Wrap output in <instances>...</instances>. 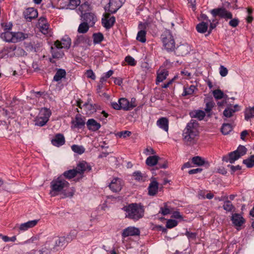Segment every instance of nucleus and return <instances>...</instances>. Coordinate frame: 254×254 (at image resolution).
I'll return each instance as SVG.
<instances>
[{
  "label": "nucleus",
  "instance_id": "f8f14e48",
  "mask_svg": "<svg viewBox=\"0 0 254 254\" xmlns=\"http://www.w3.org/2000/svg\"><path fill=\"white\" fill-rule=\"evenodd\" d=\"M71 123V127L74 128H82L84 127L85 125V120L80 114L76 115L75 119L72 120Z\"/></svg>",
  "mask_w": 254,
  "mask_h": 254
},
{
  "label": "nucleus",
  "instance_id": "0e129e2a",
  "mask_svg": "<svg viewBox=\"0 0 254 254\" xmlns=\"http://www.w3.org/2000/svg\"><path fill=\"white\" fill-rule=\"evenodd\" d=\"M219 73L221 76L225 77L228 74V69L223 65H220Z\"/></svg>",
  "mask_w": 254,
  "mask_h": 254
},
{
  "label": "nucleus",
  "instance_id": "de8ad7c7",
  "mask_svg": "<svg viewBox=\"0 0 254 254\" xmlns=\"http://www.w3.org/2000/svg\"><path fill=\"white\" fill-rule=\"evenodd\" d=\"M192 162L198 166H200L205 164V160L198 156L194 157L191 159Z\"/></svg>",
  "mask_w": 254,
  "mask_h": 254
},
{
  "label": "nucleus",
  "instance_id": "c03bdc74",
  "mask_svg": "<svg viewBox=\"0 0 254 254\" xmlns=\"http://www.w3.org/2000/svg\"><path fill=\"white\" fill-rule=\"evenodd\" d=\"M243 163L248 168H252L254 166V155L250 156L248 158L244 159Z\"/></svg>",
  "mask_w": 254,
  "mask_h": 254
},
{
  "label": "nucleus",
  "instance_id": "f03ea898",
  "mask_svg": "<svg viewBox=\"0 0 254 254\" xmlns=\"http://www.w3.org/2000/svg\"><path fill=\"white\" fill-rule=\"evenodd\" d=\"M198 127L199 124L195 120L191 119L187 124L183 133V140L187 145H192L197 142L199 134Z\"/></svg>",
  "mask_w": 254,
  "mask_h": 254
},
{
  "label": "nucleus",
  "instance_id": "9b49d317",
  "mask_svg": "<svg viewBox=\"0 0 254 254\" xmlns=\"http://www.w3.org/2000/svg\"><path fill=\"white\" fill-rule=\"evenodd\" d=\"M54 45L58 49L62 48L68 49L71 45V40L67 36L65 35L62 39L61 42L57 40Z\"/></svg>",
  "mask_w": 254,
  "mask_h": 254
},
{
  "label": "nucleus",
  "instance_id": "4be33fe9",
  "mask_svg": "<svg viewBox=\"0 0 254 254\" xmlns=\"http://www.w3.org/2000/svg\"><path fill=\"white\" fill-rule=\"evenodd\" d=\"M157 126L164 131L168 132L169 129V120L167 118L162 117L156 122Z\"/></svg>",
  "mask_w": 254,
  "mask_h": 254
},
{
  "label": "nucleus",
  "instance_id": "e433bc0d",
  "mask_svg": "<svg viewBox=\"0 0 254 254\" xmlns=\"http://www.w3.org/2000/svg\"><path fill=\"white\" fill-rule=\"evenodd\" d=\"M254 117V106L253 107L247 108L245 111V119L249 121L250 119Z\"/></svg>",
  "mask_w": 254,
  "mask_h": 254
},
{
  "label": "nucleus",
  "instance_id": "49530a36",
  "mask_svg": "<svg viewBox=\"0 0 254 254\" xmlns=\"http://www.w3.org/2000/svg\"><path fill=\"white\" fill-rule=\"evenodd\" d=\"M89 24L87 22H84L81 23L78 28V32L79 33H85L89 29Z\"/></svg>",
  "mask_w": 254,
  "mask_h": 254
},
{
  "label": "nucleus",
  "instance_id": "4c0bfd02",
  "mask_svg": "<svg viewBox=\"0 0 254 254\" xmlns=\"http://www.w3.org/2000/svg\"><path fill=\"white\" fill-rule=\"evenodd\" d=\"M79 9L81 12V15L83 14L84 13L89 12L90 10V6L89 2L85 1L81 4L79 6Z\"/></svg>",
  "mask_w": 254,
  "mask_h": 254
},
{
  "label": "nucleus",
  "instance_id": "864d4df0",
  "mask_svg": "<svg viewBox=\"0 0 254 254\" xmlns=\"http://www.w3.org/2000/svg\"><path fill=\"white\" fill-rule=\"evenodd\" d=\"M48 122L46 121V119H43L41 117L38 116L35 119V125L37 126L43 127L45 126Z\"/></svg>",
  "mask_w": 254,
  "mask_h": 254
},
{
  "label": "nucleus",
  "instance_id": "1a4fd4ad",
  "mask_svg": "<svg viewBox=\"0 0 254 254\" xmlns=\"http://www.w3.org/2000/svg\"><path fill=\"white\" fill-rule=\"evenodd\" d=\"M211 13L214 17L219 16L221 18L225 19H232L233 18L232 13L223 7L213 9L211 11Z\"/></svg>",
  "mask_w": 254,
  "mask_h": 254
},
{
  "label": "nucleus",
  "instance_id": "c756f323",
  "mask_svg": "<svg viewBox=\"0 0 254 254\" xmlns=\"http://www.w3.org/2000/svg\"><path fill=\"white\" fill-rule=\"evenodd\" d=\"M66 76V71L64 69L60 68L58 69L54 76L53 80L55 81H59L63 78H65Z\"/></svg>",
  "mask_w": 254,
  "mask_h": 254
},
{
  "label": "nucleus",
  "instance_id": "6ab92c4d",
  "mask_svg": "<svg viewBox=\"0 0 254 254\" xmlns=\"http://www.w3.org/2000/svg\"><path fill=\"white\" fill-rule=\"evenodd\" d=\"M39 254H54L56 253L49 239L46 242L44 247L39 251Z\"/></svg>",
  "mask_w": 254,
  "mask_h": 254
},
{
  "label": "nucleus",
  "instance_id": "20e7f679",
  "mask_svg": "<svg viewBox=\"0 0 254 254\" xmlns=\"http://www.w3.org/2000/svg\"><path fill=\"white\" fill-rule=\"evenodd\" d=\"M163 46L168 52H172L175 49V42L173 36L169 30H166L161 35Z\"/></svg>",
  "mask_w": 254,
  "mask_h": 254
},
{
  "label": "nucleus",
  "instance_id": "dca6fc26",
  "mask_svg": "<svg viewBox=\"0 0 254 254\" xmlns=\"http://www.w3.org/2000/svg\"><path fill=\"white\" fill-rule=\"evenodd\" d=\"M115 22V17L114 16H110V14H105V18L102 20V23L107 29L111 28Z\"/></svg>",
  "mask_w": 254,
  "mask_h": 254
},
{
  "label": "nucleus",
  "instance_id": "a19ab883",
  "mask_svg": "<svg viewBox=\"0 0 254 254\" xmlns=\"http://www.w3.org/2000/svg\"><path fill=\"white\" fill-rule=\"evenodd\" d=\"M77 232L75 230H72L65 237L67 243L71 242L73 240L75 239L76 237Z\"/></svg>",
  "mask_w": 254,
  "mask_h": 254
},
{
  "label": "nucleus",
  "instance_id": "393cba45",
  "mask_svg": "<svg viewBox=\"0 0 254 254\" xmlns=\"http://www.w3.org/2000/svg\"><path fill=\"white\" fill-rule=\"evenodd\" d=\"M86 126L88 129L93 131L98 130L101 127L100 123L93 119H89L86 123Z\"/></svg>",
  "mask_w": 254,
  "mask_h": 254
},
{
  "label": "nucleus",
  "instance_id": "6e6552de",
  "mask_svg": "<svg viewBox=\"0 0 254 254\" xmlns=\"http://www.w3.org/2000/svg\"><path fill=\"white\" fill-rule=\"evenodd\" d=\"M160 158L157 155L150 156L147 158L146 164L149 166H154L157 165V168H167L168 167L167 162L165 161L163 164L159 161Z\"/></svg>",
  "mask_w": 254,
  "mask_h": 254
},
{
  "label": "nucleus",
  "instance_id": "473e14b6",
  "mask_svg": "<svg viewBox=\"0 0 254 254\" xmlns=\"http://www.w3.org/2000/svg\"><path fill=\"white\" fill-rule=\"evenodd\" d=\"M51 115V112L50 110L45 108L41 109L38 117H41V118L44 120L46 119V121L48 122Z\"/></svg>",
  "mask_w": 254,
  "mask_h": 254
},
{
  "label": "nucleus",
  "instance_id": "f257e3e1",
  "mask_svg": "<svg viewBox=\"0 0 254 254\" xmlns=\"http://www.w3.org/2000/svg\"><path fill=\"white\" fill-rule=\"evenodd\" d=\"M69 187V183L65 181L63 176L54 179L50 183V194L52 196H55L59 194H64V197H71L73 195V192L69 191L64 193Z\"/></svg>",
  "mask_w": 254,
  "mask_h": 254
},
{
  "label": "nucleus",
  "instance_id": "774afa93",
  "mask_svg": "<svg viewBox=\"0 0 254 254\" xmlns=\"http://www.w3.org/2000/svg\"><path fill=\"white\" fill-rule=\"evenodd\" d=\"M186 235L187 236L189 239L194 240L196 238V234L195 233L190 232L189 231H187L186 233Z\"/></svg>",
  "mask_w": 254,
  "mask_h": 254
},
{
  "label": "nucleus",
  "instance_id": "9d476101",
  "mask_svg": "<svg viewBox=\"0 0 254 254\" xmlns=\"http://www.w3.org/2000/svg\"><path fill=\"white\" fill-rule=\"evenodd\" d=\"M108 186L113 192H118L122 190L123 186V182L120 178H114Z\"/></svg>",
  "mask_w": 254,
  "mask_h": 254
},
{
  "label": "nucleus",
  "instance_id": "a878e982",
  "mask_svg": "<svg viewBox=\"0 0 254 254\" xmlns=\"http://www.w3.org/2000/svg\"><path fill=\"white\" fill-rule=\"evenodd\" d=\"M31 35L27 33H24L21 32L13 33L14 40L13 43H17L22 41L26 39H28Z\"/></svg>",
  "mask_w": 254,
  "mask_h": 254
},
{
  "label": "nucleus",
  "instance_id": "338daca9",
  "mask_svg": "<svg viewBox=\"0 0 254 254\" xmlns=\"http://www.w3.org/2000/svg\"><path fill=\"white\" fill-rule=\"evenodd\" d=\"M131 134V132L128 130L122 131L118 133V135L120 137L125 138L127 136H129Z\"/></svg>",
  "mask_w": 254,
  "mask_h": 254
},
{
  "label": "nucleus",
  "instance_id": "69168bd1",
  "mask_svg": "<svg viewBox=\"0 0 254 254\" xmlns=\"http://www.w3.org/2000/svg\"><path fill=\"white\" fill-rule=\"evenodd\" d=\"M239 20L238 18H232L231 19V20L229 22V24L230 26L233 27H237L239 23Z\"/></svg>",
  "mask_w": 254,
  "mask_h": 254
},
{
  "label": "nucleus",
  "instance_id": "79ce46f5",
  "mask_svg": "<svg viewBox=\"0 0 254 254\" xmlns=\"http://www.w3.org/2000/svg\"><path fill=\"white\" fill-rule=\"evenodd\" d=\"M146 32L145 30L139 31L136 36V40L141 43H145L146 42Z\"/></svg>",
  "mask_w": 254,
  "mask_h": 254
},
{
  "label": "nucleus",
  "instance_id": "3c124183",
  "mask_svg": "<svg viewBox=\"0 0 254 254\" xmlns=\"http://www.w3.org/2000/svg\"><path fill=\"white\" fill-rule=\"evenodd\" d=\"M238 110V109H233L228 107L224 111L223 115L226 118H230L232 117L233 113Z\"/></svg>",
  "mask_w": 254,
  "mask_h": 254
},
{
  "label": "nucleus",
  "instance_id": "680f3d73",
  "mask_svg": "<svg viewBox=\"0 0 254 254\" xmlns=\"http://www.w3.org/2000/svg\"><path fill=\"white\" fill-rule=\"evenodd\" d=\"M214 105L215 103L212 101L207 102L206 103V107L205 108V111L207 113L210 112L212 108L214 107Z\"/></svg>",
  "mask_w": 254,
  "mask_h": 254
},
{
  "label": "nucleus",
  "instance_id": "39448f33",
  "mask_svg": "<svg viewBox=\"0 0 254 254\" xmlns=\"http://www.w3.org/2000/svg\"><path fill=\"white\" fill-rule=\"evenodd\" d=\"M49 240L56 253L61 250L63 247H64L67 244L65 236L54 237L49 238Z\"/></svg>",
  "mask_w": 254,
  "mask_h": 254
},
{
  "label": "nucleus",
  "instance_id": "bb28decb",
  "mask_svg": "<svg viewBox=\"0 0 254 254\" xmlns=\"http://www.w3.org/2000/svg\"><path fill=\"white\" fill-rule=\"evenodd\" d=\"M189 52V47L187 45H181L176 48V54L178 56H184Z\"/></svg>",
  "mask_w": 254,
  "mask_h": 254
},
{
  "label": "nucleus",
  "instance_id": "c85d7f7f",
  "mask_svg": "<svg viewBox=\"0 0 254 254\" xmlns=\"http://www.w3.org/2000/svg\"><path fill=\"white\" fill-rule=\"evenodd\" d=\"M190 115L192 118H197L201 121L205 116V113L202 110H194L190 113Z\"/></svg>",
  "mask_w": 254,
  "mask_h": 254
},
{
  "label": "nucleus",
  "instance_id": "4d7b16f0",
  "mask_svg": "<svg viewBox=\"0 0 254 254\" xmlns=\"http://www.w3.org/2000/svg\"><path fill=\"white\" fill-rule=\"evenodd\" d=\"M178 224V222L175 220L169 219L167 221L166 227L167 228H172L176 226Z\"/></svg>",
  "mask_w": 254,
  "mask_h": 254
},
{
  "label": "nucleus",
  "instance_id": "58836bf2",
  "mask_svg": "<svg viewBox=\"0 0 254 254\" xmlns=\"http://www.w3.org/2000/svg\"><path fill=\"white\" fill-rule=\"evenodd\" d=\"M168 75V72L166 70H163L160 73H158L156 79V83L158 84L157 82H162L166 78Z\"/></svg>",
  "mask_w": 254,
  "mask_h": 254
},
{
  "label": "nucleus",
  "instance_id": "a18cd8bd",
  "mask_svg": "<svg viewBox=\"0 0 254 254\" xmlns=\"http://www.w3.org/2000/svg\"><path fill=\"white\" fill-rule=\"evenodd\" d=\"M223 209L228 212H232L234 210L235 207L230 200H226L224 202L223 206Z\"/></svg>",
  "mask_w": 254,
  "mask_h": 254
},
{
  "label": "nucleus",
  "instance_id": "0eeeda50",
  "mask_svg": "<svg viewBox=\"0 0 254 254\" xmlns=\"http://www.w3.org/2000/svg\"><path fill=\"white\" fill-rule=\"evenodd\" d=\"M125 0H110L109 3L105 6V11L114 13L122 6Z\"/></svg>",
  "mask_w": 254,
  "mask_h": 254
},
{
  "label": "nucleus",
  "instance_id": "f3484780",
  "mask_svg": "<svg viewBox=\"0 0 254 254\" xmlns=\"http://www.w3.org/2000/svg\"><path fill=\"white\" fill-rule=\"evenodd\" d=\"M140 233L139 230L134 227H128L124 229L122 232V237L126 238L130 236H137Z\"/></svg>",
  "mask_w": 254,
  "mask_h": 254
},
{
  "label": "nucleus",
  "instance_id": "ddd939ff",
  "mask_svg": "<svg viewBox=\"0 0 254 254\" xmlns=\"http://www.w3.org/2000/svg\"><path fill=\"white\" fill-rule=\"evenodd\" d=\"M159 184L156 180V178H151V182L148 187V194L150 196H154L156 195L158 190Z\"/></svg>",
  "mask_w": 254,
  "mask_h": 254
},
{
  "label": "nucleus",
  "instance_id": "7c9ffc66",
  "mask_svg": "<svg viewBox=\"0 0 254 254\" xmlns=\"http://www.w3.org/2000/svg\"><path fill=\"white\" fill-rule=\"evenodd\" d=\"M0 37L6 42L13 43L14 36L13 32L9 31L1 33Z\"/></svg>",
  "mask_w": 254,
  "mask_h": 254
},
{
  "label": "nucleus",
  "instance_id": "052dcab7",
  "mask_svg": "<svg viewBox=\"0 0 254 254\" xmlns=\"http://www.w3.org/2000/svg\"><path fill=\"white\" fill-rule=\"evenodd\" d=\"M125 61L129 65L131 66H134L136 64V62L134 59L130 56L126 57Z\"/></svg>",
  "mask_w": 254,
  "mask_h": 254
},
{
  "label": "nucleus",
  "instance_id": "ea45409f",
  "mask_svg": "<svg viewBox=\"0 0 254 254\" xmlns=\"http://www.w3.org/2000/svg\"><path fill=\"white\" fill-rule=\"evenodd\" d=\"M51 53L54 59H60L64 55L63 52L54 49L53 47H51Z\"/></svg>",
  "mask_w": 254,
  "mask_h": 254
},
{
  "label": "nucleus",
  "instance_id": "423d86ee",
  "mask_svg": "<svg viewBox=\"0 0 254 254\" xmlns=\"http://www.w3.org/2000/svg\"><path fill=\"white\" fill-rule=\"evenodd\" d=\"M75 169L78 174L80 175V177L77 178V181H79L84 177V174L85 173H87L90 172L92 168L91 166L86 162L82 161L77 164Z\"/></svg>",
  "mask_w": 254,
  "mask_h": 254
},
{
  "label": "nucleus",
  "instance_id": "aec40b11",
  "mask_svg": "<svg viewBox=\"0 0 254 254\" xmlns=\"http://www.w3.org/2000/svg\"><path fill=\"white\" fill-rule=\"evenodd\" d=\"M51 142L53 145L59 147L65 143V139L63 134L58 133L55 135L53 139H52Z\"/></svg>",
  "mask_w": 254,
  "mask_h": 254
},
{
  "label": "nucleus",
  "instance_id": "c9c22d12",
  "mask_svg": "<svg viewBox=\"0 0 254 254\" xmlns=\"http://www.w3.org/2000/svg\"><path fill=\"white\" fill-rule=\"evenodd\" d=\"M208 25V23L202 21L196 25V29L200 33H204L207 30Z\"/></svg>",
  "mask_w": 254,
  "mask_h": 254
},
{
  "label": "nucleus",
  "instance_id": "72a5a7b5",
  "mask_svg": "<svg viewBox=\"0 0 254 254\" xmlns=\"http://www.w3.org/2000/svg\"><path fill=\"white\" fill-rule=\"evenodd\" d=\"M87 41H88V39L86 37L83 35L78 36L73 42L74 46H78L82 44H85L87 43Z\"/></svg>",
  "mask_w": 254,
  "mask_h": 254
},
{
  "label": "nucleus",
  "instance_id": "8fccbe9b",
  "mask_svg": "<svg viewBox=\"0 0 254 254\" xmlns=\"http://www.w3.org/2000/svg\"><path fill=\"white\" fill-rule=\"evenodd\" d=\"M221 129L223 134L227 135L232 130V127L229 124H223Z\"/></svg>",
  "mask_w": 254,
  "mask_h": 254
},
{
  "label": "nucleus",
  "instance_id": "2eb2a0df",
  "mask_svg": "<svg viewBox=\"0 0 254 254\" xmlns=\"http://www.w3.org/2000/svg\"><path fill=\"white\" fill-rule=\"evenodd\" d=\"M23 15L27 21H31L32 19H35L38 16V12L34 8L29 7L23 12Z\"/></svg>",
  "mask_w": 254,
  "mask_h": 254
},
{
  "label": "nucleus",
  "instance_id": "4468645a",
  "mask_svg": "<svg viewBox=\"0 0 254 254\" xmlns=\"http://www.w3.org/2000/svg\"><path fill=\"white\" fill-rule=\"evenodd\" d=\"M120 103L121 109L124 111H128L136 107V104H133L132 102H129V101L125 98H121L118 100Z\"/></svg>",
  "mask_w": 254,
  "mask_h": 254
},
{
  "label": "nucleus",
  "instance_id": "e2e57ef3",
  "mask_svg": "<svg viewBox=\"0 0 254 254\" xmlns=\"http://www.w3.org/2000/svg\"><path fill=\"white\" fill-rule=\"evenodd\" d=\"M26 48H27V51L31 52H36V47L33 45V44L31 43H28L26 44Z\"/></svg>",
  "mask_w": 254,
  "mask_h": 254
},
{
  "label": "nucleus",
  "instance_id": "412c9836",
  "mask_svg": "<svg viewBox=\"0 0 254 254\" xmlns=\"http://www.w3.org/2000/svg\"><path fill=\"white\" fill-rule=\"evenodd\" d=\"M231 220L233 224L237 227H241L245 222L244 218L238 213H235L232 215Z\"/></svg>",
  "mask_w": 254,
  "mask_h": 254
},
{
  "label": "nucleus",
  "instance_id": "7ed1b4c3",
  "mask_svg": "<svg viewBox=\"0 0 254 254\" xmlns=\"http://www.w3.org/2000/svg\"><path fill=\"white\" fill-rule=\"evenodd\" d=\"M122 210L125 212V217L137 221L144 216V209L141 203H132L124 206Z\"/></svg>",
  "mask_w": 254,
  "mask_h": 254
},
{
  "label": "nucleus",
  "instance_id": "cd10ccee",
  "mask_svg": "<svg viewBox=\"0 0 254 254\" xmlns=\"http://www.w3.org/2000/svg\"><path fill=\"white\" fill-rule=\"evenodd\" d=\"M214 97L217 99H225V102L227 103L229 100V98L227 95H225L222 91L220 89H216L213 91Z\"/></svg>",
  "mask_w": 254,
  "mask_h": 254
},
{
  "label": "nucleus",
  "instance_id": "5fc2aeb1",
  "mask_svg": "<svg viewBox=\"0 0 254 254\" xmlns=\"http://www.w3.org/2000/svg\"><path fill=\"white\" fill-rule=\"evenodd\" d=\"M72 150L75 153L79 154H81L84 153L85 149L82 146H79L77 145H73L71 146Z\"/></svg>",
  "mask_w": 254,
  "mask_h": 254
},
{
  "label": "nucleus",
  "instance_id": "37998d69",
  "mask_svg": "<svg viewBox=\"0 0 254 254\" xmlns=\"http://www.w3.org/2000/svg\"><path fill=\"white\" fill-rule=\"evenodd\" d=\"M93 38L94 44H99L103 40L104 36L101 33L98 32L93 34Z\"/></svg>",
  "mask_w": 254,
  "mask_h": 254
},
{
  "label": "nucleus",
  "instance_id": "bf43d9fd",
  "mask_svg": "<svg viewBox=\"0 0 254 254\" xmlns=\"http://www.w3.org/2000/svg\"><path fill=\"white\" fill-rule=\"evenodd\" d=\"M160 212L163 215H166L171 213V210L169 208L167 207V203H164V206L163 207L161 208V210Z\"/></svg>",
  "mask_w": 254,
  "mask_h": 254
},
{
  "label": "nucleus",
  "instance_id": "b1692460",
  "mask_svg": "<svg viewBox=\"0 0 254 254\" xmlns=\"http://www.w3.org/2000/svg\"><path fill=\"white\" fill-rule=\"evenodd\" d=\"M38 220H33L29 221L24 223H22L18 226L19 230L21 231H26L28 229L33 228L36 226L38 223Z\"/></svg>",
  "mask_w": 254,
  "mask_h": 254
},
{
  "label": "nucleus",
  "instance_id": "f704fd0d",
  "mask_svg": "<svg viewBox=\"0 0 254 254\" xmlns=\"http://www.w3.org/2000/svg\"><path fill=\"white\" fill-rule=\"evenodd\" d=\"M132 176L134 178V180L137 181H145L147 177L145 174L142 173L140 171H135L132 174Z\"/></svg>",
  "mask_w": 254,
  "mask_h": 254
},
{
  "label": "nucleus",
  "instance_id": "2f4dec72",
  "mask_svg": "<svg viewBox=\"0 0 254 254\" xmlns=\"http://www.w3.org/2000/svg\"><path fill=\"white\" fill-rule=\"evenodd\" d=\"M77 174L78 173L76 169H73L64 172L62 176H63V178L64 177L67 179H71L75 177Z\"/></svg>",
  "mask_w": 254,
  "mask_h": 254
},
{
  "label": "nucleus",
  "instance_id": "a211bd4d",
  "mask_svg": "<svg viewBox=\"0 0 254 254\" xmlns=\"http://www.w3.org/2000/svg\"><path fill=\"white\" fill-rule=\"evenodd\" d=\"M83 20L87 22L90 26H93L97 21V18L95 15L91 12L84 13L81 15Z\"/></svg>",
  "mask_w": 254,
  "mask_h": 254
},
{
  "label": "nucleus",
  "instance_id": "09e8293b",
  "mask_svg": "<svg viewBox=\"0 0 254 254\" xmlns=\"http://www.w3.org/2000/svg\"><path fill=\"white\" fill-rule=\"evenodd\" d=\"M195 89L196 87L194 85H190L188 88L185 87L184 88V92L182 94V95L185 96L189 95H192L193 93L194 90Z\"/></svg>",
  "mask_w": 254,
  "mask_h": 254
},
{
  "label": "nucleus",
  "instance_id": "13d9d810",
  "mask_svg": "<svg viewBox=\"0 0 254 254\" xmlns=\"http://www.w3.org/2000/svg\"><path fill=\"white\" fill-rule=\"evenodd\" d=\"M0 238H1L2 239V240L5 242H7L8 241L15 242L16 240V237L15 236L10 238L7 236H4L1 234H0Z\"/></svg>",
  "mask_w": 254,
  "mask_h": 254
},
{
  "label": "nucleus",
  "instance_id": "6e6d98bb",
  "mask_svg": "<svg viewBox=\"0 0 254 254\" xmlns=\"http://www.w3.org/2000/svg\"><path fill=\"white\" fill-rule=\"evenodd\" d=\"M80 3V0H70L68 5L69 8L73 9L79 5Z\"/></svg>",
  "mask_w": 254,
  "mask_h": 254
},
{
  "label": "nucleus",
  "instance_id": "603ef678",
  "mask_svg": "<svg viewBox=\"0 0 254 254\" xmlns=\"http://www.w3.org/2000/svg\"><path fill=\"white\" fill-rule=\"evenodd\" d=\"M247 150V148L244 146L240 145L237 149L234 151L241 157L246 153Z\"/></svg>",
  "mask_w": 254,
  "mask_h": 254
},
{
  "label": "nucleus",
  "instance_id": "5701e85b",
  "mask_svg": "<svg viewBox=\"0 0 254 254\" xmlns=\"http://www.w3.org/2000/svg\"><path fill=\"white\" fill-rule=\"evenodd\" d=\"M240 157L235 151L231 152L228 155L224 156L222 160L226 162L233 164L235 161L239 159Z\"/></svg>",
  "mask_w": 254,
  "mask_h": 254
}]
</instances>
